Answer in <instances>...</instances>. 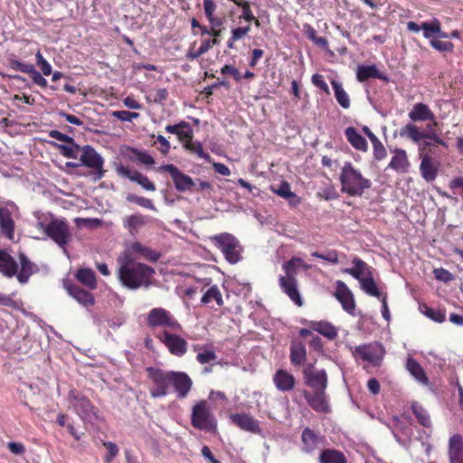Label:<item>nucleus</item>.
Returning a JSON list of instances; mask_svg holds the SVG:
<instances>
[{
    "label": "nucleus",
    "instance_id": "052dcab7",
    "mask_svg": "<svg viewBox=\"0 0 463 463\" xmlns=\"http://www.w3.org/2000/svg\"><path fill=\"white\" fill-rule=\"evenodd\" d=\"M217 358L215 352L213 350H203L200 352L196 355V360L201 364H205L214 361Z\"/></svg>",
    "mask_w": 463,
    "mask_h": 463
},
{
    "label": "nucleus",
    "instance_id": "f3484780",
    "mask_svg": "<svg viewBox=\"0 0 463 463\" xmlns=\"http://www.w3.org/2000/svg\"><path fill=\"white\" fill-rule=\"evenodd\" d=\"M115 169L118 175L128 178L130 181L137 183L146 191H156V188L155 184L151 182L147 176L144 175L140 172L130 171L122 164H117Z\"/></svg>",
    "mask_w": 463,
    "mask_h": 463
},
{
    "label": "nucleus",
    "instance_id": "6ab92c4d",
    "mask_svg": "<svg viewBox=\"0 0 463 463\" xmlns=\"http://www.w3.org/2000/svg\"><path fill=\"white\" fill-rule=\"evenodd\" d=\"M230 420L232 424L244 431L254 434L261 433L260 421L249 413H233L230 415Z\"/></svg>",
    "mask_w": 463,
    "mask_h": 463
},
{
    "label": "nucleus",
    "instance_id": "37998d69",
    "mask_svg": "<svg viewBox=\"0 0 463 463\" xmlns=\"http://www.w3.org/2000/svg\"><path fill=\"white\" fill-rule=\"evenodd\" d=\"M411 411L416 417L418 422L425 427L430 428L431 427V420L428 413V411L418 402H413L411 403Z\"/></svg>",
    "mask_w": 463,
    "mask_h": 463
},
{
    "label": "nucleus",
    "instance_id": "2eb2a0df",
    "mask_svg": "<svg viewBox=\"0 0 463 463\" xmlns=\"http://www.w3.org/2000/svg\"><path fill=\"white\" fill-rule=\"evenodd\" d=\"M16 208L13 202H7L0 206V232L8 240H14L15 223L12 210Z\"/></svg>",
    "mask_w": 463,
    "mask_h": 463
},
{
    "label": "nucleus",
    "instance_id": "5701e85b",
    "mask_svg": "<svg viewBox=\"0 0 463 463\" xmlns=\"http://www.w3.org/2000/svg\"><path fill=\"white\" fill-rule=\"evenodd\" d=\"M279 284L281 290L291 301L298 307L303 305V300L298 288V281L295 277H279Z\"/></svg>",
    "mask_w": 463,
    "mask_h": 463
},
{
    "label": "nucleus",
    "instance_id": "69168bd1",
    "mask_svg": "<svg viewBox=\"0 0 463 463\" xmlns=\"http://www.w3.org/2000/svg\"><path fill=\"white\" fill-rule=\"evenodd\" d=\"M14 293L11 295H1L0 294V305L17 309L19 308V303L14 299Z\"/></svg>",
    "mask_w": 463,
    "mask_h": 463
},
{
    "label": "nucleus",
    "instance_id": "f704fd0d",
    "mask_svg": "<svg viewBox=\"0 0 463 463\" xmlns=\"http://www.w3.org/2000/svg\"><path fill=\"white\" fill-rule=\"evenodd\" d=\"M318 463H348L344 452L336 449H324L317 458Z\"/></svg>",
    "mask_w": 463,
    "mask_h": 463
},
{
    "label": "nucleus",
    "instance_id": "bb28decb",
    "mask_svg": "<svg viewBox=\"0 0 463 463\" xmlns=\"http://www.w3.org/2000/svg\"><path fill=\"white\" fill-rule=\"evenodd\" d=\"M66 289L69 295L81 306L88 308L95 304L94 296L90 291L81 288L80 286L69 284L66 286Z\"/></svg>",
    "mask_w": 463,
    "mask_h": 463
},
{
    "label": "nucleus",
    "instance_id": "c03bdc74",
    "mask_svg": "<svg viewBox=\"0 0 463 463\" xmlns=\"http://www.w3.org/2000/svg\"><path fill=\"white\" fill-rule=\"evenodd\" d=\"M420 311L427 317L437 323H443L446 320L445 308H432L427 305L420 307Z\"/></svg>",
    "mask_w": 463,
    "mask_h": 463
},
{
    "label": "nucleus",
    "instance_id": "aec40b11",
    "mask_svg": "<svg viewBox=\"0 0 463 463\" xmlns=\"http://www.w3.org/2000/svg\"><path fill=\"white\" fill-rule=\"evenodd\" d=\"M335 298L341 303L345 311L348 314H354L355 309V301L352 291L348 288L345 282L336 281V288L334 293Z\"/></svg>",
    "mask_w": 463,
    "mask_h": 463
},
{
    "label": "nucleus",
    "instance_id": "4468645a",
    "mask_svg": "<svg viewBox=\"0 0 463 463\" xmlns=\"http://www.w3.org/2000/svg\"><path fill=\"white\" fill-rule=\"evenodd\" d=\"M159 171H165L170 175L175 184V187L178 192H193L195 188V183L188 175L183 173L177 166L173 164L163 165L159 167Z\"/></svg>",
    "mask_w": 463,
    "mask_h": 463
},
{
    "label": "nucleus",
    "instance_id": "58836bf2",
    "mask_svg": "<svg viewBox=\"0 0 463 463\" xmlns=\"http://www.w3.org/2000/svg\"><path fill=\"white\" fill-rule=\"evenodd\" d=\"M123 223L131 235H136L139 228L146 224V219L140 213L131 214L123 220Z\"/></svg>",
    "mask_w": 463,
    "mask_h": 463
},
{
    "label": "nucleus",
    "instance_id": "8fccbe9b",
    "mask_svg": "<svg viewBox=\"0 0 463 463\" xmlns=\"http://www.w3.org/2000/svg\"><path fill=\"white\" fill-rule=\"evenodd\" d=\"M7 62H8V67L10 69L16 71L27 73V74L31 71L32 67L33 66V64H26V63L21 62L18 60H16L15 58H14L13 56L9 57L7 59Z\"/></svg>",
    "mask_w": 463,
    "mask_h": 463
},
{
    "label": "nucleus",
    "instance_id": "39448f33",
    "mask_svg": "<svg viewBox=\"0 0 463 463\" xmlns=\"http://www.w3.org/2000/svg\"><path fill=\"white\" fill-rule=\"evenodd\" d=\"M353 268L342 269L343 273L351 275L360 283L361 288L369 296L380 298L383 294L377 288L373 275V269L365 261L355 257L353 259Z\"/></svg>",
    "mask_w": 463,
    "mask_h": 463
},
{
    "label": "nucleus",
    "instance_id": "b1692460",
    "mask_svg": "<svg viewBox=\"0 0 463 463\" xmlns=\"http://www.w3.org/2000/svg\"><path fill=\"white\" fill-rule=\"evenodd\" d=\"M20 268L15 277L19 283L25 284L28 282L30 277L38 271L37 265L30 260L24 252H20L18 255Z\"/></svg>",
    "mask_w": 463,
    "mask_h": 463
},
{
    "label": "nucleus",
    "instance_id": "09e8293b",
    "mask_svg": "<svg viewBox=\"0 0 463 463\" xmlns=\"http://www.w3.org/2000/svg\"><path fill=\"white\" fill-rule=\"evenodd\" d=\"M127 201L129 203H135L136 204L151 210H156L153 202L150 199L145 198L143 196H137L134 194H129L127 196Z\"/></svg>",
    "mask_w": 463,
    "mask_h": 463
},
{
    "label": "nucleus",
    "instance_id": "4d7b16f0",
    "mask_svg": "<svg viewBox=\"0 0 463 463\" xmlns=\"http://www.w3.org/2000/svg\"><path fill=\"white\" fill-rule=\"evenodd\" d=\"M28 75L32 79L33 82L42 88H47L48 83L46 79L43 76L41 72H39L37 70H35L34 65L32 67L31 71H29Z\"/></svg>",
    "mask_w": 463,
    "mask_h": 463
},
{
    "label": "nucleus",
    "instance_id": "ea45409f",
    "mask_svg": "<svg viewBox=\"0 0 463 463\" xmlns=\"http://www.w3.org/2000/svg\"><path fill=\"white\" fill-rule=\"evenodd\" d=\"M331 85L337 103L345 109H349L351 106L350 98L347 92L344 90L342 84L333 80L331 81Z\"/></svg>",
    "mask_w": 463,
    "mask_h": 463
},
{
    "label": "nucleus",
    "instance_id": "f03ea898",
    "mask_svg": "<svg viewBox=\"0 0 463 463\" xmlns=\"http://www.w3.org/2000/svg\"><path fill=\"white\" fill-rule=\"evenodd\" d=\"M118 277L120 282L129 289L147 288L152 284L155 269L144 263L136 261L128 253L117 259Z\"/></svg>",
    "mask_w": 463,
    "mask_h": 463
},
{
    "label": "nucleus",
    "instance_id": "3c124183",
    "mask_svg": "<svg viewBox=\"0 0 463 463\" xmlns=\"http://www.w3.org/2000/svg\"><path fill=\"white\" fill-rule=\"evenodd\" d=\"M297 263H302V260L300 258L294 257L283 264L282 268L286 274L284 277H295L298 269Z\"/></svg>",
    "mask_w": 463,
    "mask_h": 463
},
{
    "label": "nucleus",
    "instance_id": "9b49d317",
    "mask_svg": "<svg viewBox=\"0 0 463 463\" xmlns=\"http://www.w3.org/2000/svg\"><path fill=\"white\" fill-rule=\"evenodd\" d=\"M353 354L355 358L368 362L374 367H379L383 364L385 350L382 344L373 342L355 346Z\"/></svg>",
    "mask_w": 463,
    "mask_h": 463
},
{
    "label": "nucleus",
    "instance_id": "6e6d98bb",
    "mask_svg": "<svg viewBox=\"0 0 463 463\" xmlns=\"http://www.w3.org/2000/svg\"><path fill=\"white\" fill-rule=\"evenodd\" d=\"M433 274H434V278L437 280H439V281H442L445 283L450 282V281L454 280V279H455V276L450 271H449L448 269H446L444 268L434 269Z\"/></svg>",
    "mask_w": 463,
    "mask_h": 463
},
{
    "label": "nucleus",
    "instance_id": "473e14b6",
    "mask_svg": "<svg viewBox=\"0 0 463 463\" xmlns=\"http://www.w3.org/2000/svg\"><path fill=\"white\" fill-rule=\"evenodd\" d=\"M307 325L311 330L319 333L328 340H334L337 337V329L327 321H308L307 322Z\"/></svg>",
    "mask_w": 463,
    "mask_h": 463
},
{
    "label": "nucleus",
    "instance_id": "a19ab883",
    "mask_svg": "<svg viewBox=\"0 0 463 463\" xmlns=\"http://www.w3.org/2000/svg\"><path fill=\"white\" fill-rule=\"evenodd\" d=\"M76 279L83 285L87 286L90 289H94L97 287V279L95 273L90 269H78Z\"/></svg>",
    "mask_w": 463,
    "mask_h": 463
},
{
    "label": "nucleus",
    "instance_id": "9d476101",
    "mask_svg": "<svg viewBox=\"0 0 463 463\" xmlns=\"http://www.w3.org/2000/svg\"><path fill=\"white\" fill-rule=\"evenodd\" d=\"M214 245L222 252L225 260L231 264H235L241 259V247L236 237L228 232H223L211 238Z\"/></svg>",
    "mask_w": 463,
    "mask_h": 463
},
{
    "label": "nucleus",
    "instance_id": "6e6552de",
    "mask_svg": "<svg viewBox=\"0 0 463 463\" xmlns=\"http://www.w3.org/2000/svg\"><path fill=\"white\" fill-rule=\"evenodd\" d=\"M38 226L44 231L47 237L52 239L60 248L64 249L71 241L72 234L66 219H52L48 223L38 222Z\"/></svg>",
    "mask_w": 463,
    "mask_h": 463
},
{
    "label": "nucleus",
    "instance_id": "20e7f679",
    "mask_svg": "<svg viewBox=\"0 0 463 463\" xmlns=\"http://www.w3.org/2000/svg\"><path fill=\"white\" fill-rule=\"evenodd\" d=\"M428 131H422L420 128L410 122L400 129V137L411 139L413 143L419 144L420 153H423L427 147L435 145H440L448 147L447 143L436 133V131L428 126Z\"/></svg>",
    "mask_w": 463,
    "mask_h": 463
},
{
    "label": "nucleus",
    "instance_id": "5fc2aeb1",
    "mask_svg": "<svg viewBox=\"0 0 463 463\" xmlns=\"http://www.w3.org/2000/svg\"><path fill=\"white\" fill-rule=\"evenodd\" d=\"M35 58L37 65L44 76H49L52 73L51 64L44 59L40 50L36 52Z\"/></svg>",
    "mask_w": 463,
    "mask_h": 463
},
{
    "label": "nucleus",
    "instance_id": "a878e982",
    "mask_svg": "<svg viewBox=\"0 0 463 463\" xmlns=\"http://www.w3.org/2000/svg\"><path fill=\"white\" fill-rule=\"evenodd\" d=\"M272 380L276 388L283 392H290L296 386L294 375L284 369L277 370Z\"/></svg>",
    "mask_w": 463,
    "mask_h": 463
},
{
    "label": "nucleus",
    "instance_id": "49530a36",
    "mask_svg": "<svg viewBox=\"0 0 463 463\" xmlns=\"http://www.w3.org/2000/svg\"><path fill=\"white\" fill-rule=\"evenodd\" d=\"M184 147L198 156V157L204 159L206 162H211V156L208 153L203 151V146L199 141L186 142Z\"/></svg>",
    "mask_w": 463,
    "mask_h": 463
},
{
    "label": "nucleus",
    "instance_id": "c756f323",
    "mask_svg": "<svg viewBox=\"0 0 463 463\" xmlns=\"http://www.w3.org/2000/svg\"><path fill=\"white\" fill-rule=\"evenodd\" d=\"M405 368L410 373V374L420 384L424 386H428L430 384V380L426 374L425 370L412 356L409 355L407 357Z\"/></svg>",
    "mask_w": 463,
    "mask_h": 463
},
{
    "label": "nucleus",
    "instance_id": "774afa93",
    "mask_svg": "<svg viewBox=\"0 0 463 463\" xmlns=\"http://www.w3.org/2000/svg\"><path fill=\"white\" fill-rule=\"evenodd\" d=\"M373 157L378 161L383 160L387 156L386 149L381 141L373 145Z\"/></svg>",
    "mask_w": 463,
    "mask_h": 463
},
{
    "label": "nucleus",
    "instance_id": "393cba45",
    "mask_svg": "<svg viewBox=\"0 0 463 463\" xmlns=\"http://www.w3.org/2000/svg\"><path fill=\"white\" fill-rule=\"evenodd\" d=\"M408 116L412 122L432 121L433 126H437L434 113L427 104L422 102L414 104Z\"/></svg>",
    "mask_w": 463,
    "mask_h": 463
},
{
    "label": "nucleus",
    "instance_id": "4c0bfd02",
    "mask_svg": "<svg viewBox=\"0 0 463 463\" xmlns=\"http://www.w3.org/2000/svg\"><path fill=\"white\" fill-rule=\"evenodd\" d=\"M130 249L133 252L139 254L142 258L151 262H156L161 256L156 250L144 246L138 241L132 243Z\"/></svg>",
    "mask_w": 463,
    "mask_h": 463
},
{
    "label": "nucleus",
    "instance_id": "338daca9",
    "mask_svg": "<svg viewBox=\"0 0 463 463\" xmlns=\"http://www.w3.org/2000/svg\"><path fill=\"white\" fill-rule=\"evenodd\" d=\"M311 81L316 87L319 88L326 94H329V89L326 82L324 80L323 75L317 73L314 74L311 78Z\"/></svg>",
    "mask_w": 463,
    "mask_h": 463
},
{
    "label": "nucleus",
    "instance_id": "412c9836",
    "mask_svg": "<svg viewBox=\"0 0 463 463\" xmlns=\"http://www.w3.org/2000/svg\"><path fill=\"white\" fill-rule=\"evenodd\" d=\"M324 439L325 438L319 436L314 430L305 428L301 433V451L308 455L314 454Z\"/></svg>",
    "mask_w": 463,
    "mask_h": 463
},
{
    "label": "nucleus",
    "instance_id": "c9c22d12",
    "mask_svg": "<svg viewBox=\"0 0 463 463\" xmlns=\"http://www.w3.org/2000/svg\"><path fill=\"white\" fill-rule=\"evenodd\" d=\"M345 135L347 141L354 148L363 152L367 151L368 144L366 139L361 134H359L354 127L346 128L345 130Z\"/></svg>",
    "mask_w": 463,
    "mask_h": 463
},
{
    "label": "nucleus",
    "instance_id": "72a5a7b5",
    "mask_svg": "<svg viewBox=\"0 0 463 463\" xmlns=\"http://www.w3.org/2000/svg\"><path fill=\"white\" fill-rule=\"evenodd\" d=\"M449 463H463V439L460 435H453L449 439Z\"/></svg>",
    "mask_w": 463,
    "mask_h": 463
},
{
    "label": "nucleus",
    "instance_id": "680f3d73",
    "mask_svg": "<svg viewBox=\"0 0 463 463\" xmlns=\"http://www.w3.org/2000/svg\"><path fill=\"white\" fill-rule=\"evenodd\" d=\"M112 116L121 121H132L134 118H137L139 114L137 112H130L128 110H116L113 111Z\"/></svg>",
    "mask_w": 463,
    "mask_h": 463
},
{
    "label": "nucleus",
    "instance_id": "c85d7f7f",
    "mask_svg": "<svg viewBox=\"0 0 463 463\" xmlns=\"http://www.w3.org/2000/svg\"><path fill=\"white\" fill-rule=\"evenodd\" d=\"M18 271V263L6 250H0V273L6 278H13Z\"/></svg>",
    "mask_w": 463,
    "mask_h": 463
},
{
    "label": "nucleus",
    "instance_id": "cd10ccee",
    "mask_svg": "<svg viewBox=\"0 0 463 463\" xmlns=\"http://www.w3.org/2000/svg\"><path fill=\"white\" fill-rule=\"evenodd\" d=\"M356 79L360 82H364L369 79H379L384 82H389V78L379 71L376 65H359L356 70Z\"/></svg>",
    "mask_w": 463,
    "mask_h": 463
},
{
    "label": "nucleus",
    "instance_id": "13d9d810",
    "mask_svg": "<svg viewBox=\"0 0 463 463\" xmlns=\"http://www.w3.org/2000/svg\"><path fill=\"white\" fill-rule=\"evenodd\" d=\"M103 445L108 449V453L104 457V461L106 463H111L114 458L118 454V448L117 444L111 441H105Z\"/></svg>",
    "mask_w": 463,
    "mask_h": 463
},
{
    "label": "nucleus",
    "instance_id": "7c9ffc66",
    "mask_svg": "<svg viewBox=\"0 0 463 463\" xmlns=\"http://www.w3.org/2000/svg\"><path fill=\"white\" fill-rule=\"evenodd\" d=\"M410 165L406 151L402 148L395 149L388 167L398 173L405 174L409 171Z\"/></svg>",
    "mask_w": 463,
    "mask_h": 463
},
{
    "label": "nucleus",
    "instance_id": "7ed1b4c3",
    "mask_svg": "<svg viewBox=\"0 0 463 463\" xmlns=\"http://www.w3.org/2000/svg\"><path fill=\"white\" fill-rule=\"evenodd\" d=\"M341 191L349 196H361L371 188L372 183L363 176L351 162H346L340 174Z\"/></svg>",
    "mask_w": 463,
    "mask_h": 463
},
{
    "label": "nucleus",
    "instance_id": "4be33fe9",
    "mask_svg": "<svg viewBox=\"0 0 463 463\" xmlns=\"http://www.w3.org/2000/svg\"><path fill=\"white\" fill-rule=\"evenodd\" d=\"M420 172L421 177L427 182L434 181L438 175L439 163L428 153H420Z\"/></svg>",
    "mask_w": 463,
    "mask_h": 463
},
{
    "label": "nucleus",
    "instance_id": "a211bd4d",
    "mask_svg": "<svg viewBox=\"0 0 463 463\" xmlns=\"http://www.w3.org/2000/svg\"><path fill=\"white\" fill-rule=\"evenodd\" d=\"M303 374L306 384L314 391L326 389L327 374L325 370L316 371L309 365L304 369Z\"/></svg>",
    "mask_w": 463,
    "mask_h": 463
},
{
    "label": "nucleus",
    "instance_id": "0eeeda50",
    "mask_svg": "<svg viewBox=\"0 0 463 463\" xmlns=\"http://www.w3.org/2000/svg\"><path fill=\"white\" fill-rule=\"evenodd\" d=\"M191 424L196 430L216 432L217 420L205 400H201L193 406Z\"/></svg>",
    "mask_w": 463,
    "mask_h": 463
},
{
    "label": "nucleus",
    "instance_id": "a18cd8bd",
    "mask_svg": "<svg viewBox=\"0 0 463 463\" xmlns=\"http://www.w3.org/2000/svg\"><path fill=\"white\" fill-rule=\"evenodd\" d=\"M250 31V25H247L244 27H237L232 30V35L227 42V46L229 49H233L234 44L237 41L244 38Z\"/></svg>",
    "mask_w": 463,
    "mask_h": 463
},
{
    "label": "nucleus",
    "instance_id": "ddd939ff",
    "mask_svg": "<svg viewBox=\"0 0 463 463\" xmlns=\"http://www.w3.org/2000/svg\"><path fill=\"white\" fill-rule=\"evenodd\" d=\"M80 162V165L92 169L97 179H101L104 176V159L91 146L86 145L82 146Z\"/></svg>",
    "mask_w": 463,
    "mask_h": 463
},
{
    "label": "nucleus",
    "instance_id": "79ce46f5",
    "mask_svg": "<svg viewBox=\"0 0 463 463\" xmlns=\"http://www.w3.org/2000/svg\"><path fill=\"white\" fill-rule=\"evenodd\" d=\"M212 301H215L219 307L224 304L222 295L216 285L210 287L201 298V302L204 305H208Z\"/></svg>",
    "mask_w": 463,
    "mask_h": 463
},
{
    "label": "nucleus",
    "instance_id": "e2e57ef3",
    "mask_svg": "<svg viewBox=\"0 0 463 463\" xmlns=\"http://www.w3.org/2000/svg\"><path fill=\"white\" fill-rule=\"evenodd\" d=\"M430 44L436 50L440 52H452L454 49V44L451 42H443L439 40H432Z\"/></svg>",
    "mask_w": 463,
    "mask_h": 463
},
{
    "label": "nucleus",
    "instance_id": "1a4fd4ad",
    "mask_svg": "<svg viewBox=\"0 0 463 463\" xmlns=\"http://www.w3.org/2000/svg\"><path fill=\"white\" fill-rule=\"evenodd\" d=\"M146 324L152 329L160 327L159 331L182 330V326L175 317L163 307L152 308L147 314Z\"/></svg>",
    "mask_w": 463,
    "mask_h": 463
},
{
    "label": "nucleus",
    "instance_id": "864d4df0",
    "mask_svg": "<svg viewBox=\"0 0 463 463\" xmlns=\"http://www.w3.org/2000/svg\"><path fill=\"white\" fill-rule=\"evenodd\" d=\"M313 257L324 260L332 264L338 263V252L335 250H327L326 253H320L318 251H314L311 254Z\"/></svg>",
    "mask_w": 463,
    "mask_h": 463
},
{
    "label": "nucleus",
    "instance_id": "603ef678",
    "mask_svg": "<svg viewBox=\"0 0 463 463\" xmlns=\"http://www.w3.org/2000/svg\"><path fill=\"white\" fill-rule=\"evenodd\" d=\"M421 29L425 38H430L432 33H442L439 21H434L433 23L424 22L421 24Z\"/></svg>",
    "mask_w": 463,
    "mask_h": 463
},
{
    "label": "nucleus",
    "instance_id": "e433bc0d",
    "mask_svg": "<svg viewBox=\"0 0 463 463\" xmlns=\"http://www.w3.org/2000/svg\"><path fill=\"white\" fill-rule=\"evenodd\" d=\"M59 152L66 158L76 159L82 152V146L78 145L73 139V143L57 144L52 143Z\"/></svg>",
    "mask_w": 463,
    "mask_h": 463
},
{
    "label": "nucleus",
    "instance_id": "de8ad7c7",
    "mask_svg": "<svg viewBox=\"0 0 463 463\" xmlns=\"http://www.w3.org/2000/svg\"><path fill=\"white\" fill-rule=\"evenodd\" d=\"M130 152L134 156V160L146 165H151L155 164L154 157L146 150H139L137 148L131 147ZM133 159V157H131Z\"/></svg>",
    "mask_w": 463,
    "mask_h": 463
},
{
    "label": "nucleus",
    "instance_id": "f8f14e48",
    "mask_svg": "<svg viewBox=\"0 0 463 463\" xmlns=\"http://www.w3.org/2000/svg\"><path fill=\"white\" fill-rule=\"evenodd\" d=\"M178 331H157L155 336L163 343L171 354L181 357L187 351V342L177 335Z\"/></svg>",
    "mask_w": 463,
    "mask_h": 463
},
{
    "label": "nucleus",
    "instance_id": "f257e3e1",
    "mask_svg": "<svg viewBox=\"0 0 463 463\" xmlns=\"http://www.w3.org/2000/svg\"><path fill=\"white\" fill-rule=\"evenodd\" d=\"M146 373L148 379L153 384L149 391L152 398L166 396L169 392V388L173 386L177 393V397L184 399L192 389L193 381L184 372L164 371L151 366L146 368Z\"/></svg>",
    "mask_w": 463,
    "mask_h": 463
},
{
    "label": "nucleus",
    "instance_id": "dca6fc26",
    "mask_svg": "<svg viewBox=\"0 0 463 463\" xmlns=\"http://www.w3.org/2000/svg\"><path fill=\"white\" fill-rule=\"evenodd\" d=\"M303 395L308 405L317 412L329 413L331 409L326 390H316L313 392L304 391Z\"/></svg>",
    "mask_w": 463,
    "mask_h": 463
},
{
    "label": "nucleus",
    "instance_id": "423d86ee",
    "mask_svg": "<svg viewBox=\"0 0 463 463\" xmlns=\"http://www.w3.org/2000/svg\"><path fill=\"white\" fill-rule=\"evenodd\" d=\"M68 400L70 406L84 422L103 421L101 411L93 405L86 395L72 390L69 392Z\"/></svg>",
    "mask_w": 463,
    "mask_h": 463
},
{
    "label": "nucleus",
    "instance_id": "2f4dec72",
    "mask_svg": "<svg viewBox=\"0 0 463 463\" xmlns=\"http://www.w3.org/2000/svg\"><path fill=\"white\" fill-rule=\"evenodd\" d=\"M290 363L294 366H301L307 361V349L303 342L293 340L290 345Z\"/></svg>",
    "mask_w": 463,
    "mask_h": 463
},
{
    "label": "nucleus",
    "instance_id": "bf43d9fd",
    "mask_svg": "<svg viewBox=\"0 0 463 463\" xmlns=\"http://www.w3.org/2000/svg\"><path fill=\"white\" fill-rule=\"evenodd\" d=\"M317 196L326 201H331V200L337 199L339 197V194H338L336 189L331 185L328 187H325L320 192H318Z\"/></svg>",
    "mask_w": 463,
    "mask_h": 463
},
{
    "label": "nucleus",
    "instance_id": "0e129e2a",
    "mask_svg": "<svg viewBox=\"0 0 463 463\" xmlns=\"http://www.w3.org/2000/svg\"><path fill=\"white\" fill-rule=\"evenodd\" d=\"M177 137L181 142L184 143V145L186 142H191L194 137V132L191 127H184V128H180L179 132L177 133Z\"/></svg>",
    "mask_w": 463,
    "mask_h": 463
}]
</instances>
